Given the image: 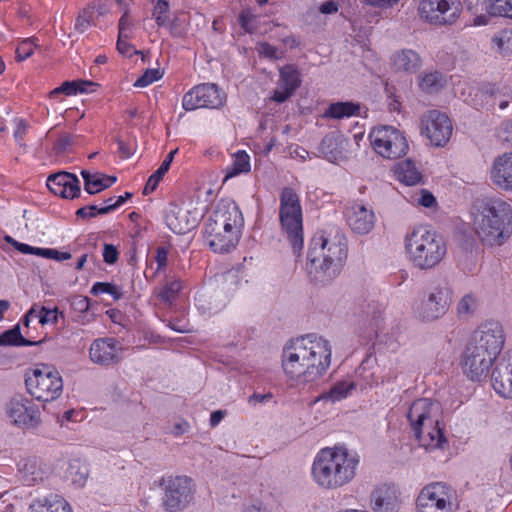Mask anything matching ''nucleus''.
Here are the masks:
<instances>
[{
    "instance_id": "obj_60",
    "label": "nucleus",
    "mask_w": 512,
    "mask_h": 512,
    "mask_svg": "<svg viewBox=\"0 0 512 512\" xmlns=\"http://www.w3.org/2000/svg\"><path fill=\"white\" fill-rule=\"evenodd\" d=\"M74 137L70 134H62L59 139L54 143V150L60 154L67 150V148L73 143Z\"/></svg>"
},
{
    "instance_id": "obj_44",
    "label": "nucleus",
    "mask_w": 512,
    "mask_h": 512,
    "mask_svg": "<svg viewBox=\"0 0 512 512\" xmlns=\"http://www.w3.org/2000/svg\"><path fill=\"white\" fill-rule=\"evenodd\" d=\"M91 293L93 295H99L103 293H107L113 297L114 300H119L123 293L121 288L115 284L108 282H96L91 288Z\"/></svg>"
},
{
    "instance_id": "obj_61",
    "label": "nucleus",
    "mask_w": 512,
    "mask_h": 512,
    "mask_svg": "<svg viewBox=\"0 0 512 512\" xmlns=\"http://www.w3.org/2000/svg\"><path fill=\"white\" fill-rule=\"evenodd\" d=\"M166 27L169 29V32L173 37H181L184 34L182 21L177 16H175L170 22H167Z\"/></svg>"
},
{
    "instance_id": "obj_53",
    "label": "nucleus",
    "mask_w": 512,
    "mask_h": 512,
    "mask_svg": "<svg viewBox=\"0 0 512 512\" xmlns=\"http://www.w3.org/2000/svg\"><path fill=\"white\" fill-rule=\"evenodd\" d=\"M493 16L512 19V0H493Z\"/></svg>"
},
{
    "instance_id": "obj_6",
    "label": "nucleus",
    "mask_w": 512,
    "mask_h": 512,
    "mask_svg": "<svg viewBox=\"0 0 512 512\" xmlns=\"http://www.w3.org/2000/svg\"><path fill=\"white\" fill-rule=\"evenodd\" d=\"M473 226L487 245H501L509 234L511 206L500 198L476 199L472 206Z\"/></svg>"
},
{
    "instance_id": "obj_41",
    "label": "nucleus",
    "mask_w": 512,
    "mask_h": 512,
    "mask_svg": "<svg viewBox=\"0 0 512 512\" xmlns=\"http://www.w3.org/2000/svg\"><path fill=\"white\" fill-rule=\"evenodd\" d=\"M34 344H36V343L25 339L21 335L19 326H15L12 329L7 330L2 335H0V346H2V345L32 346Z\"/></svg>"
},
{
    "instance_id": "obj_64",
    "label": "nucleus",
    "mask_w": 512,
    "mask_h": 512,
    "mask_svg": "<svg viewBox=\"0 0 512 512\" xmlns=\"http://www.w3.org/2000/svg\"><path fill=\"white\" fill-rule=\"evenodd\" d=\"M243 512H275V511H274V507L272 504L258 501V502L252 503L251 505L247 506L243 510Z\"/></svg>"
},
{
    "instance_id": "obj_23",
    "label": "nucleus",
    "mask_w": 512,
    "mask_h": 512,
    "mask_svg": "<svg viewBox=\"0 0 512 512\" xmlns=\"http://www.w3.org/2000/svg\"><path fill=\"white\" fill-rule=\"evenodd\" d=\"M491 179L499 188L512 190V153H505L496 158L491 170Z\"/></svg>"
},
{
    "instance_id": "obj_38",
    "label": "nucleus",
    "mask_w": 512,
    "mask_h": 512,
    "mask_svg": "<svg viewBox=\"0 0 512 512\" xmlns=\"http://www.w3.org/2000/svg\"><path fill=\"white\" fill-rule=\"evenodd\" d=\"M250 171V157L245 151L235 154L233 163L226 168L225 180Z\"/></svg>"
},
{
    "instance_id": "obj_43",
    "label": "nucleus",
    "mask_w": 512,
    "mask_h": 512,
    "mask_svg": "<svg viewBox=\"0 0 512 512\" xmlns=\"http://www.w3.org/2000/svg\"><path fill=\"white\" fill-rule=\"evenodd\" d=\"M66 176L63 179V186L66 190L65 196H61L66 199H73L79 197L81 194L80 181L76 175L66 172Z\"/></svg>"
},
{
    "instance_id": "obj_51",
    "label": "nucleus",
    "mask_w": 512,
    "mask_h": 512,
    "mask_svg": "<svg viewBox=\"0 0 512 512\" xmlns=\"http://www.w3.org/2000/svg\"><path fill=\"white\" fill-rule=\"evenodd\" d=\"M256 15L250 9H243L239 15V24L244 32L252 34L256 30Z\"/></svg>"
},
{
    "instance_id": "obj_42",
    "label": "nucleus",
    "mask_w": 512,
    "mask_h": 512,
    "mask_svg": "<svg viewBox=\"0 0 512 512\" xmlns=\"http://www.w3.org/2000/svg\"><path fill=\"white\" fill-rule=\"evenodd\" d=\"M279 82L284 86H288L290 90L295 91L301 84L298 71L291 65L284 66L280 69Z\"/></svg>"
},
{
    "instance_id": "obj_25",
    "label": "nucleus",
    "mask_w": 512,
    "mask_h": 512,
    "mask_svg": "<svg viewBox=\"0 0 512 512\" xmlns=\"http://www.w3.org/2000/svg\"><path fill=\"white\" fill-rule=\"evenodd\" d=\"M28 512H72L68 502L59 495L35 498L29 505Z\"/></svg>"
},
{
    "instance_id": "obj_20",
    "label": "nucleus",
    "mask_w": 512,
    "mask_h": 512,
    "mask_svg": "<svg viewBox=\"0 0 512 512\" xmlns=\"http://www.w3.org/2000/svg\"><path fill=\"white\" fill-rule=\"evenodd\" d=\"M400 506V493L395 485H377L370 494V507L373 512H398Z\"/></svg>"
},
{
    "instance_id": "obj_15",
    "label": "nucleus",
    "mask_w": 512,
    "mask_h": 512,
    "mask_svg": "<svg viewBox=\"0 0 512 512\" xmlns=\"http://www.w3.org/2000/svg\"><path fill=\"white\" fill-rule=\"evenodd\" d=\"M226 102V94L213 83L197 85L184 94L182 107L186 111L199 108L218 109Z\"/></svg>"
},
{
    "instance_id": "obj_40",
    "label": "nucleus",
    "mask_w": 512,
    "mask_h": 512,
    "mask_svg": "<svg viewBox=\"0 0 512 512\" xmlns=\"http://www.w3.org/2000/svg\"><path fill=\"white\" fill-rule=\"evenodd\" d=\"M58 315L62 316V312H59L58 308L49 309L43 306L39 311H37L35 308H31L25 316L24 324L28 325L29 318L32 316L39 318V323L42 325L47 323L54 324L57 322Z\"/></svg>"
},
{
    "instance_id": "obj_10",
    "label": "nucleus",
    "mask_w": 512,
    "mask_h": 512,
    "mask_svg": "<svg viewBox=\"0 0 512 512\" xmlns=\"http://www.w3.org/2000/svg\"><path fill=\"white\" fill-rule=\"evenodd\" d=\"M369 140L375 152L387 159L400 158L409 148L403 133L393 126L374 127L369 133Z\"/></svg>"
},
{
    "instance_id": "obj_62",
    "label": "nucleus",
    "mask_w": 512,
    "mask_h": 512,
    "mask_svg": "<svg viewBox=\"0 0 512 512\" xmlns=\"http://www.w3.org/2000/svg\"><path fill=\"white\" fill-rule=\"evenodd\" d=\"M118 251L112 244H105L103 248V258L108 264H114L118 260Z\"/></svg>"
},
{
    "instance_id": "obj_39",
    "label": "nucleus",
    "mask_w": 512,
    "mask_h": 512,
    "mask_svg": "<svg viewBox=\"0 0 512 512\" xmlns=\"http://www.w3.org/2000/svg\"><path fill=\"white\" fill-rule=\"evenodd\" d=\"M445 83L446 80L441 73L431 72L421 78L419 85L423 91L433 94L441 90Z\"/></svg>"
},
{
    "instance_id": "obj_52",
    "label": "nucleus",
    "mask_w": 512,
    "mask_h": 512,
    "mask_svg": "<svg viewBox=\"0 0 512 512\" xmlns=\"http://www.w3.org/2000/svg\"><path fill=\"white\" fill-rule=\"evenodd\" d=\"M36 40L37 38H27L21 41L16 49V58L19 61L25 60L32 55L34 47L37 46Z\"/></svg>"
},
{
    "instance_id": "obj_8",
    "label": "nucleus",
    "mask_w": 512,
    "mask_h": 512,
    "mask_svg": "<svg viewBox=\"0 0 512 512\" xmlns=\"http://www.w3.org/2000/svg\"><path fill=\"white\" fill-rule=\"evenodd\" d=\"M279 220L293 252L299 254L304 242L302 208L298 194L291 187H284L280 193Z\"/></svg>"
},
{
    "instance_id": "obj_1",
    "label": "nucleus",
    "mask_w": 512,
    "mask_h": 512,
    "mask_svg": "<svg viewBox=\"0 0 512 512\" xmlns=\"http://www.w3.org/2000/svg\"><path fill=\"white\" fill-rule=\"evenodd\" d=\"M330 342L315 333L290 340L282 352L285 374L302 383L314 382L322 377L331 364Z\"/></svg>"
},
{
    "instance_id": "obj_7",
    "label": "nucleus",
    "mask_w": 512,
    "mask_h": 512,
    "mask_svg": "<svg viewBox=\"0 0 512 512\" xmlns=\"http://www.w3.org/2000/svg\"><path fill=\"white\" fill-rule=\"evenodd\" d=\"M405 249L414 266L422 270L437 266L447 252L444 239L426 226L416 227L407 234Z\"/></svg>"
},
{
    "instance_id": "obj_13",
    "label": "nucleus",
    "mask_w": 512,
    "mask_h": 512,
    "mask_svg": "<svg viewBox=\"0 0 512 512\" xmlns=\"http://www.w3.org/2000/svg\"><path fill=\"white\" fill-rule=\"evenodd\" d=\"M461 11L460 0H421L418 6L419 17L436 26L452 25Z\"/></svg>"
},
{
    "instance_id": "obj_22",
    "label": "nucleus",
    "mask_w": 512,
    "mask_h": 512,
    "mask_svg": "<svg viewBox=\"0 0 512 512\" xmlns=\"http://www.w3.org/2000/svg\"><path fill=\"white\" fill-rule=\"evenodd\" d=\"M165 223L176 234H185L195 226L189 218V211L175 203H170L165 210Z\"/></svg>"
},
{
    "instance_id": "obj_2",
    "label": "nucleus",
    "mask_w": 512,
    "mask_h": 512,
    "mask_svg": "<svg viewBox=\"0 0 512 512\" xmlns=\"http://www.w3.org/2000/svg\"><path fill=\"white\" fill-rule=\"evenodd\" d=\"M347 254V239L342 229L327 225L312 239L307 263L309 276L321 284L333 280L340 274Z\"/></svg>"
},
{
    "instance_id": "obj_29",
    "label": "nucleus",
    "mask_w": 512,
    "mask_h": 512,
    "mask_svg": "<svg viewBox=\"0 0 512 512\" xmlns=\"http://www.w3.org/2000/svg\"><path fill=\"white\" fill-rule=\"evenodd\" d=\"M319 152L331 163H337L343 159L341 142L334 135H326L319 146Z\"/></svg>"
},
{
    "instance_id": "obj_4",
    "label": "nucleus",
    "mask_w": 512,
    "mask_h": 512,
    "mask_svg": "<svg viewBox=\"0 0 512 512\" xmlns=\"http://www.w3.org/2000/svg\"><path fill=\"white\" fill-rule=\"evenodd\" d=\"M359 455L346 446L336 445L321 449L315 456L311 474L321 488L335 490L350 483L356 476Z\"/></svg>"
},
{
    "instance_id": "obj_21",
    "label": "nucleus",
    "mask_w": 512,
    "mask_h": 512,
    "mask_svg": "<svg viewBox=\"0 0 512 512\" xmlns=\"http://www.w3.org/2000/svg\"><path fill=\"white\" fill-rule=\"evenodd\" d=\"M346 221L353 232L359 235L368 234L375 225V214L371 208L354 203L346 208Z\"/></svg>"
},
{
    "instance_id": "obj_54",
    "label": "nucleus",
    "mask_w": 512,
    "mask_h": 512,
    "mask_svg": "<svg viewBox=\"0 0 512 512\" xmlns=\"http://www.w3.org/2000/svg\"><path fill=\"white\" fill-rule=\"evenodd\" d=\"M130 38L129 34L128 33H124V32H121L119 33L118 35V40H117V50L119 51L120 54L122 55H126V56H131L132 54H137L139 53L138 51H132L133 50V47L132 45L128 42V39Z\"/></svg>"
},
{
    "instance_id": "obj_16",
    "label": "nucleus",
    "mask_w": 512,
    "mask_h": 512,
    "mask_svg": "<svg viewBox=\"0 0 512 512\" xmlns=\"http://www.w3.org/2000/svg\"><path fill=\"white\" fill-rule=\"evenodd\" d=\"M453 131L449 117L439 110H428L421 116V133L437 147L445 146Z\"/></svg>"
},
{
    "instance_id": "obj_49",
    "label": "nucleus",
    "mask_w": 512,
    "mask_h": 512,
    "mask_svg": "<svg viewBox=\"0 0 512 512\" xmlns=\"http://www.w3.org/2000/svg\"><path fill=\"white\" fill-rule=\"evenodd\" d=\"M67 177L66 172H59L56 174H52L47 179V187L48 189L55 195L65 196V188L62 187L64 182L63 179Z\"/></svg>"
},
{
    "instance_id": "obj_50",
    "label": "nucleus",
    "mask_w": 512,
    "mask_h": 512,
    "mask_svg": "<svg viewBox=\"0 0 512 512\" xmlns=\"http://www.w3.org/2000/svg\"><path fill=\"white\" fill-rule=\"evenodd\" d=\"M163 72L158 68L147 69L134 83L135 87H147L162 78Z\"/></svg>"
},
{
    "instance_id": "obj_32",
    "label": "nucleus",
    "mask_w": 512,
    "mask_h": 512,
    "mask_svg": "<svg viewBox=\"0 0 512 512\" xmlns=\"http://www.w3.org/2000/svg\"><path fill=\"white\" fill-rule=\"evenodd\" d=\"M354 388V382L340 381L335 383L328 391L322 393L319 399L334 403L346 398Z\"/></svg>"
},
{
    "instance_id": "obj_47",
    "label": "nucleus",
    "mask_w": 512,
    "mask_h": 512,
    "mask_svg": "<svg viewBox=\"0 0 512 512\" xmlns=\"http://www.w3.org/2000/svg\"><path fill=\"white\" fill-rule=\"evenodd\" d=\"M477 308V300L474 295L466 294L464 295L458 305L457 312L461 317H466L474 313Z\"/></svg>"
},
{
    "instance_id": "obj_34",
    "label": "nucleus",
    "mask_w": 512,
    "mask_h": 512,
    "mask_svg": "<svg viewBox=\"0 0 512 512\" xmlns=\"http://www.w3.org/2000/svg\"><path fill=\"white\" fill-rule=\"evenodd\" d=\"M177 151H178L177 149L171 151L166 156V158L164 159V161L162 162L160 167L149 177V179L144 187V190H143L144 195H147V194L153 192L157 188L158 183L163 178L165 173L169 170L170 165L173 161L174 155L177 153Z\"/></svg>"
},
{
    "instance_id": "obj_58",
    "label": "nucleus",
    "mask_w": 512,
    "mask_h": 512,
    "mask_svg": "<svg viewBox=\"0 0 512 512\" xmlns=\"http://www.w3.org/2000/svg\"><path fill=\"white\" fill-rule=\"evenodd\" d=\"M42 252V257L56 261H64L72 257L71 253L61 252L56 249L44 248Z\"/></svg>"
},
{
    "instance_id": "obj_57",
    "label": "nucleus",
    "mask_w": 512,
    "mask_h": 512,
    "mask_svg": "<svg viewBox=\"0 0 512 512\" xmlns=\"http://www.w3.org/2000/svg\"><path fill=\"white\" fill-rule=\"evenodd\" d=\"M497 136L501 141L512 146V120L505 121L501 124Z\"/></svg>"
},
{
    "instance_id": "obj_31",
    "label": "nucleus",
    "mask_w": 512,
    "mask_h": 512,
    "mask_svg": "<svg viewBox=\"0 0 512 512\" xmlns=\"http://www.w3.org/2000/svg\"><path fill=\"white\" fill-rule=\"evenodd\" d=\"M95 83L91 81H66L59 87L53 89L49 96L50 98H56L60 94L75 95L77 93H84L89 91V87L94 86Z\"/></svg>"
},
{
    "instance_id": "obj_3",
    "label": "nucleus",
    "mask_w": 512,
    "mask_h": 512,
    "mask_svg": "<svg viewBox=\"0 0 512 512\" xmlns=\"http://www.w3.org/2000/svg\"><path fill=\"white\" fill-rule=\"evenodd\" d=\"M504 334L497 322H488L476 330L462 357L464 373L473 381L487 377L493 362L503 349Z\"/></svg>"
},
{
    "instance_id": "obj_11",
    "label": "nucleus",
    "mask_w": 512,
    "mask_h": 512,
    "mask_svg": "<svg viewBox=\"0 0 512 512\" xmlns=\"http://www.w3.org/2000/svg\"><path fill=\"white\" fill-rule=\"evenodd\" d=\"M455 491L451 486L435 482L425 486L417 497L418 512H454Z\"/></svg>"
},
{
    "instance_id": "obj_5",
    "label": "nucleus",
    "mask_w": 512,
    "mask_h": 512,
    "mask_svg": "<svg viewBox=\"0 0 512 512\" xmlns=\"http://www.w3.org/2000/svg\"><path fill=\"white\" fill-rule=\"evenodd\" d=\"M244 217L238 205L230 199L220 200L204 227V237L216 253L233 250L242 235Z\"/></svg>"
},
{
    "instance_id": "obj_26",
    "label": "nucleus",
    "mask_w": 512,
    "mask_h": 512,
    "mask_svg": "<svg viewBox=\"0 0 512 512\" xmlns=\"http://www.w3.org/2000/svg\"><path fill=\"white\" fill-rule=\"evenodd\" d=\"M19 478L24 485H33L43 480L45 472L33 458L22 459L18 463Z\"/></svg>"
},
{
    "instance_id": "obj_18",
    "label": "nucleus",
    "mask_w": 512,
    "mask_h": 512,
    "mask_svg": "<svg viewBox=\"0 0 512 512\" xmlns=\"http://www.w3.org/2000/svg\"><path fill=\"white\" fill-rule=\"evenodd\" d=\"M123 351L121 342L116 338H98L91 343L89 357L93 363L108 367L121 361Z\"/></svg>"
},
{
    "instance_id": "obj_59",
    "label": "nucleus",
    "mask_w": 512,
    "mask_h": 512,
    "mask_svg": "<svg viewBox=\"0 0 512 512\" xmlns=\"http://www.w3.org/2000/svg\"><path fill=\"white\" fill-rule=\"evenodd\" d=\"M258 52L261 56L269 59L279 58L278 49L266 42L259 43Z\"/></svg>"
},
{
    "instance_id": "obj_9",
    "label": "nucleus",
    "mask_w": 512,
    "mask_h": 512,
    "mask_svg": "<svg viewBox=\"0 0 512 512\" xmlns=\"http://www.w3.org/2000/svg\"><path fill=\"white\" fill-rule=\"evenodd\" d=\"M25 385L31 396L43 402L56 400L63 391V380L59 371L46 364H39L27 373Z\"/></svg>"
},
{
    "instance_id": "obj_45",
    "label": "nucleus",
    "mask_w": 512,
    "mask_h": 512,
    "mask_svg": "<svg viewBox=\"0 0 512 512\" xmlns=\"http://www.w3.org/2000/svg\"><path fill=\"white\" fill-rule=\"evenodd\" d=\"M94 10V5H88L79 13L75 22V29L78 32L83 33L88 29L89 26H91L94 18Z\"/></svg>"
},
{
    "instance_id": "obj_17",
    "label": "nucleus",
    "mask_w": 512,
    "mask_h": 512,
    "mask_svg": "<svg viewBox=\"0 0 512 512\" xmlns=\"http://www.w3.org/2000/svg\"><path fill=\"white\" fill-rule=\"evenodd\" d=\"M191 480L186 476L162 477L160 486L165 490L163 505L171 512L183 510L191 500Z\"/></svg>"
},
{
    "instance_id": "obj_30",
    "label": "nucleus",
    "mask_w": 512,
    "mask_h": 512,
    "mask_svg": "<svg viewBox=\"0 0 512 512\" xmlns=\"http://www.w3.org/2000/svg\"><path fill=\"white\" fill-rule=\"evenodd\" d=\"M360 105L353 102H336L329 105L324 112V117L343 119L358 116Z\"/></svg>"
},
{
    "instance_id": "obj_36",
    "label": "nucleus",
    "mask_w": 512,
    "mask_h": 512,
    "mask_svg": "<svg viewBox=\"0 0 512 512\" xmlns=\"http://www.w3.org/2000/svg\"><path fill=\"white\" fill-rule=\"evenodd\" d=\"M81 175L84 180V189L90 194H97L108 188V184L103 180V173H91L87 170H82Z\"/></svg>"
},
{
    "instance_id": "obj_55",
    "label": "nucleus",
    "mask_w": 512,
    "mask_h": 512,
    "mask_svg": "<svg viewBox=\"0 0 512 512\" xmlns=\"http://www.w3.org/2000/svg\"><path fill=\"white\" fill-rule=\"evenodd\" d=\"M293 93V90H290L288 86H284L278 81L277 88L275 89L271 99L277 103H283L290 98Z\"/></svg>"
},
{
    "instance_id": "obj_19",
    "label": "nucleus",
    "mask_w": 512,
    "mask_h": 512,
    "mask_svg": "<svg viewBox=\"0 0 512 512\" xmlns=\"http://www.w3.org/2000/svg\"><path fill=\"white\" fill-rule=\"evenodd\" d=\"M7 413L17 426L36 427L41 421L38 406L22 396L10 400Z\"/></svg>"
},
{
    "instance_id": "obj_37",
    "label": "nucleus",
    "mask_w": 512,
    "mask_h": 512,
    "mask_svg": "<svg viewBox=\"0 0 512 512\" xmlns=\"http://www.w3.org/2000/svg\"><path fill=\"white\" fill-rule=\"evenodd\" d=\"M419 444L426 449H435L442 446L446 442L443 430L440 426L430 429L429 432L415 436Z\"/></svg>"
},
{
    "instance_id": "obj_27",
    "label": "nucleus",
    "mask_w": 512,
    "mask_h": 512,
    "mask_svg": "<svg viewBox=\"0 0 512 512\" xmlns=\"http://www.w3.org/2000/svg\"><path fill=\"white\" fill-rule=\"evenodd\" d=\"M392 63L397 71L414 73L421 67V58L415 51L404 49L392 56Z\"/></svg>"
},
{
    "instance_id": "obj_24",
    "label": "nucleus",
    "mask_w": 512,
    "mask_h": 512,
    "mask_svg": "<svg viewBox=\"0 0 512 512\" xmlns=\"http://www.w3.org/2000/svg\"><path fill=\"white\" fill-rule=\"evenodd\" d=\"M492 386L504 398H512V365L501 362L493 369Z\"/></svg>"
},
{
    "instance_id": "obj_46",
    "label": "nucleus",
    "mask_w": 512,
    "mask_h": 512,
    "mask_svg": "<svg viewBox=\"0 0 512 512\" xmlns=\"http://www.w3.org/2000/svg\"><path fill=\"white\" fill-rule=\"evenodd\" d=\"M196 305L198 307V310L201 311L203 314L211 315L219 312L224 306V302H219L214 305H211L209 302L208 296L205 294H199L196 298Z\"/></svg>"
},
{
    "instance_id": "obj_56",
    "label": "nucleus",
    "mask_w": 512,
    "mask_h": 512,
    "mask_svg": "<svg viewBox=\"0 0 512 512\" xmlns=\"http://www.w3.org/2000/svg\"><path fill=\"white\" fill-rule=\"evenodd\" d=\"M69 475L71 476V480L73 483L83 486L87 477V470L80 471L79 465L75 463L70 464L69 466Z\"/></svg>"
},
{
    "instance_id": "obj_63",
    "label": "nucleus",
    "mask_w": 512,
    "mask_h": 512,
    "mask_svg": "<svg viewBox=\"0 0 512 512\" xmlns=\"http://www.w3.org/2000/svg\"><path fill=\"white\" fill-rule=\"evenodd\" d=\"M72 308L75 312L86 313L89 311V299L83 296H77L72 300Z\"/></svg>"
},
{
    "instance_id": "obj_35",
    "label": "nucleus",
    "mask_w": 512,
    "mask_h": 512,
    "mask_svg": "<svg viewBox=\"0 0 512 512\" xmlns=\"http://www.w3.org/2000/svg\"><path fill=\"white\" fill-rule=\"evenodd\" d=\"M182 289V281L175 276H167L166 281L158 293L159 299L171 304Z\"/></svg>"
},
{
    "instance_id": "obj_48",
    "label": "nucleus",
    "mask_w": 512,
    "mask_h": 512,
    "mask_svg": "<svg viewBox=\"0 0 512 512\" xmlns=\"http://www.w3.org/2000/svg\"><path fill=\"white\" fill-rule=\"evenodd\" d=\"M169 3L166 0H158L153 9V17L159 27L167 25L168 22Z\"/></svg>"
},
{
    "instance_id": "obj_28",
    "label": "nucleus",
    "mask_w": 512,
    "mask_h": 512,
    "mask_svg": "<svg viewBox=\"0 0 512 512\" xmlns=\"http://www.w3.org/2000/svg\"><path fill=\"white\" fill-rule=\"evenodd\" d=\"M467 9L475 15L474 25H486L493 16V0H467Z\"/></svg>"
},
{
    "instance_id": "obj_33",
    "label": "nucleus",
    "mask_w": 512,
    "mask_h": 512,
    "mask_svg": "<svg viewBox=\"0 0 512 512\" xmlns=\"http://www.w3.org/2000/svg\"><path fill=\"white\" fill-rule=\"evenodd\" d=\"M397 178L406 185H415L421 181V174L411 160L398 164L396 169Z\"/></svg>"
},
{
    "instance_id": "obj_14",
    "label": "nucleus",
    "mask_w": 512,
    "mask_h": 512,
    "mask_svg": "<svg viewBox=\"0 0 512 512\" xmlns=\"http://www.w3.org/2000/svg\"><path fill=\"white\" fill-rule=\"evenodd\" d=\"M440 404L428 398L415 400L410 406L407 418L410 422L414 435L429 432L440 426L439 422Z\"/></svg>"
},
{
    "instance_id": "obj_12",
    "label": "nucleus",
    "mask_w": 512,
    "mask_h": 512,
    "mask_svg": "<svg viewBox=\"0 0 512 512\" xmlns=\"http://www.w3.org/2000/svg\"><path fill=\"white\" fill-rule=\"evenodd\" d=\"M451 302V288L446 283H440L425 292L416 312L423 321H434L447 313Z\"/></svg>"
}]
</instances>
